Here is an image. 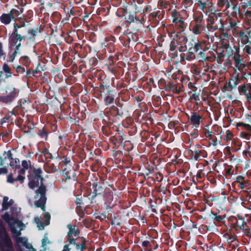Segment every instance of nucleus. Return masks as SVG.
Masks as SVG:
<instances>
[{
	"label": "nucleus",
	"instance_id": "nucleus-1",
	"mask_svg": "<svg viewBox=\"0 0 251 251\" xmlns=\"http://www.w3.org/2000/svg\"><path fill=\"white\" fill-rule=\"evenodd\" d=\"M30 171H33L34 176H30L29 177V182L28 183V185L29 187L33 189L36 187H39L36 198L37 199L38 197H40V198L36 202L35 204L37 207H41L43 211H45V207L44 204L46 201V198L45 196L46 188L42 184L43 178L40 176L41 174V170L37 169H34L33 170H30Z\"/></svg>",
	"mask_w": 251,
	"mask_h": 251
},
{
	"label": "nucleus",
	"instance_id": "nucleus-2",
	"mask_svg": "<svg viewBox=\"0 0 251 251\" xmlns=\"http://www.w3.org/2000/svg\"><path fill=\"white\" fill-rule=\"evenodd\" d=\"M0 251H13L12 242L5 229L0 224Z\"/></svg>",
	"mask_w": 251,
	"mask_h": 251
},
{
	"label": "nucleus",
	"instance_id": "nucleus-3",
	"mask_svg": "<svg viewBox=\"0 0 251 251\" xmlns=\"http://www.w3.org/2000/svg\"><path fill=\"white\" fill-rule=\"evenodd\" d=\"M19 14L18 10L13 9L9 13L2 14L1 16L0 19L3 24L8 25L10 23L11 20H15L18 18Z\"/></svg>",
	"mask_w": 251,
	"mask_h": 251
},
{
	"label": "nucleus",
	"instance_id": "nucleus-4",
	"mask_svg": "<svg viewBox=\"0 0 251 251\" xmlns=\"http://www.w3.org/2000/svg\"><path fill=\"white\" fill-rule=\"evenodd\" d=\"M0 94L3 96L5 101H8L16 97L17 92L15 88L9 86L5 90L0 89Z\"/></svg>",
	"mask_w": 251,
	"mask_h": 251
},
{
	"label": "nucleus",
	"instance_id": "nucleus-5",
	"mask_svg": "<svg viewBox=\"0 0 251 251\" xmlns=\"http://www.w3.org/2000/svg\"><path fill=\"white\" fill-rule=\"evenodd\" d=\"M15 30L13 32V35L11 38V44L13 46H16L18 50V48L21 46V41L23 39V37L18 34L17 28L19 26L16 24H14Z\"/></svg>",
	"mask_w": 251,
	"mask_h": 251
},
{
	"label": "nucleus",
	"instance_id": "nucleus-6",
	"mask_svg": "<svg viewBox=\"0 0 251 251\" xmlns=\"http://www.w3.org/2000/svg\"><path fill=\"white\" fill-rule=\"evenodd\" d=\"M67 228L69 229L68 232V240L70 244H75L74 237L76 236L79 234V231L77 228L75 226L73 227L72 225L69 224L67 225Z\"/></svg>",
	"mask_w": 251,
	"mask_h": 251
},
{
	"label": "nucleus",
	"instance_id": "nucleus-7",
	"mask_svg": "<svg viewBox=\"0 0 251 251\" xmlns=\"http://www.w3.org/2000/svg\"><path fill=\"white\" fill-rule=\"evenodd\" d=\"M3 156L4 159H2L1 157H0V159L1 160L0 161V165L3 166L5 164H8V162L6 163L5 161L6 160H8L9 161H10L12 159V157L11 156V152L10 151H8V152L4 151L3 153Z\"/></svg>",
	"mask_w": 251,
	"mask_h": 251
},
{
	"label": "nucleus",
	"instance_id": "nucleus-8",
	"mask_svg": "<svg viewBox=\"0 0 251 251\" xmlns=\"http://www.w3.org/2000/svg\"><path fill=\"white\" fill-rule=\"evenodd\" d=\"M190 119L193 125L197 126L200 124L201 117L197 113H193Z\"/></svg>",
	"mask_w": 251,
	"mask_h": 251
},
{
	"label": "nucleus",
	"instance_id": "nucleus-9",
	"mask_svg": "<svg viewBox=\"0 0 251 251\" xmlns=\"http://www.w3.org/2000/svg\"><path fill=\"white\" fill-rule=\"evenodd\" d=\"M18 174L19 175L18 177L15 179L13 178L12 175L11 174H9L7 176V181L9 183H13L16 181H20L21 183L23 182L25 179V177L19 174Z\"/></svg>",
	"mask_w": 251,
	"mask_h": 251
},
{
	"label": "nucleus",
	"instance_id": "nucleus-10",
	"mask_svg": "<svg viewBox=\"0 0 251 251\" xmlns=\"http://www.w3.org/2000/svg\"><path fill=\"white\" fill-rule=\"evenodd\" d=\"M2 70L5 73V78H8L12 76V74L11 72V69L8 64L4 63L2 66Z\"/></svg>",
	"mask_w": 251,
	"mask_h": 251
},
{
	"label": "nucleus",
	"instance_id": "nucleus-11",
	"mask_svg": "<svg viewBox=\"0 0 251 251\" xmlns=\"http://www.w3.org/2000/svg\"><path fill=\"white\" fill-rule=\"evenodd\" d=\"M22 169L18 172V174L21 176L25 174V171L27 170L28 167V163L26 161H23L22 163Z\"/></svg>",
	"mask_w": 251,
	"mask_h": 251
},
{
	"label": "nucleus",
	"instance_id": "nucleus-12",
	"mask_svg": "<svg viewBox=\"0 0 251 251\" xmlns=\"http://www.w3.org/2000/svg\"><path fill=\"white\" fill-rule=\"evenodd\" d=\"M35 223L37 224V226L39 230H42L44 228V226L41 222L40 218L37 217L34 219Z\"/></svg>",
	"mask_w": 251,
	"mask_h": 251
},
{
	"label": "nucleus",
	"instance_id": "nucleus-13",
	"mask_svg": "<svg viewBox=\"0 0 251 251\" xmlns=\"http://www.w3.org/2000/svg\"><path fill=\"white\" fill-rule=\"evenodd\" d=\"M16 48H17V50H15L14 52L12 53V54L11 55H10L8 58L7 61H9V62H13V61L15 59V56H16V55H17V54L18 53V51L19 50V49L18 50L17 47H16Z\"/></svg>",
	"mask_w": 251,
	"mask_h": 251
},
{
	"label": "nucleus",
	"instance_id": "nucleus-14",
	"mask_svg": "<svg viewBox=\"0 0 251 251\" xmlns=\"http://www.w3.org/2000/svg\"><path fill=\"white\" fill-rule=\"evenodd\" d=\"M193 32L195 34H199L201 33V26L199 25H195L192 29Z\"/></svg>",
	"mask_w": 251,
	"mask_h": 251
},
{
	"label": "nucleus",
	"instance_id": "nucleus-15",
	"mask_svg": "<svg viewBox=\"0 0 251 251\" xmlns=\"http://www.w3.org/2000/svg\"><path fill=\"white\" fill-rule=\"evenodd\" d=\"M50 241L49 240L48 237L46 235H45L43 239L42 240V246L43 248H45L46 245L48 244H50ZM44 249L45 250L46 248H45Z\"/></svg>",
	"mask_w": 251,
	"mask_h": 251
},
{
	"label": "nucleus",
	"instance_id": "nucleus-16",
	"mask_svg": "<svg viewBox=\"0 0 251 251\" xmlns=\"http://www.w3.org/2000/svg\"><path fill=\"white\" fill-rule=\"evenodd\" d=\"M237 126H242L245 128V129L251 131V127L250 125L249 124H244L243 123H239L237 124Z\"/></svg>",
	"mask_w": 251,
	"mask_h": 251
},
{
	"label": "nucleus",
	"instance_id": "nucleus-17",
	"mask_svg": "<svg viewBox=\"0 0 251 251\" xmlns=\"http://www.w3.org/2000/svg\"><path fill=\"white\" fill-rule=\"evenodd\" d=\"M44 218L45 219V225L48 226L49 225L50 220V216L48 213H45L44 215Z\"/></svg>",
	"mask_w": 251,
	"mask_h": 251
},
{
	"label": "nucleus",
	"instance_id": "nucleus-18",
	"mask_svg": "<svg viewBox=\"0 0 251 251\" xmlns=\"http://www.w3.org/2000/svg\"><path fill=\"white\" fill-rule=\"evenodd\" d=\"M14 68L16 69L18 73H19L21 70H22L23 73H24L25 71V69L20 65H15L14 66Z\"/></svg>",
	"mask_w": 251,
	"mask_h": 251
},
{
	"label": "nucleus",
	"instance_id": "nucleus-19",
	"mask_svg": "<svg viewBox=\"0 0 251 251\" xmlns=\"http://www.w3.org/2000/svg\"><path fill=\"white\" fill-rule=\"evenodd\" d=\"M201 49V45L198 42V43H196L195 45V51H198Z\"/></svg>",
	"mask_w": 251,
	"mask_h": 251
},
{
	"label": "nucleus",
	"instance_id": "nucleus-20",
	"mask_svg": "<svg viewBox=\"0 0 251 251\" xmlns=\"http://www.w3.org/2000/svg\"><path fill=\"white\" fill-rule=\"evenodd\" d=\"M7 173V169L6 168H0V175L6 174Z\"/></svg>",
	"mask_w": 251,
	"mask_h": 251
},
{
	"label": "nucleus",
	"instance_id": "nucleus-21",
	"mask_svg": "<svg viewBox=\"0 0 251 251\" xmlns=\"http://www.w3.org/2000/svg\"><path fill=\"white\" fill-rule=\"evenodd\" d=\"M77 250H82L84 248V244H82L81 245H76Z\"/></svg>",
	"mask_w": 251,
	"mask_h": 251
},
{
	"label": "nucleus",
	"instance_id": "nucleus-22",
	"mask_svg": "<svg viewBox=\"0 0 251 251\" xmlns=\"http://www.w3.org/2000/svg\"><path fill=\"white\" fill-rule=\"evenodd\" d=\"M24 60H25L26 63H28V58L27 56H26L22 57L21 58V61H23Z\"/></svg>",
	"mask_w": 251,
	"mask_h": 251
},
{
	"label": "nucleus",
	"instance_id": "nucleus-23",
	"mask_svg": "<svg viewBox=\"0 0 251 251\" xmlns=\"http://www.w3.org/2000/svg\"><path fill=\"white\" fill-rule=\"evenodd\" d=\"M149 244V242L148 241H144L142 242V246L146 247Z\"/></svg>",
	"mask_w": 251,
	"mask_h": 251
},
{
	"label": "nucleus",
	"instance_id": "nucleus-24",
	"mask_svg": "<svg viewBox=\"0 0 251 251\" xmlns=\"http://www.w3.org/2000/svg\"><path fill=\"white\" fill-rule=\"evenodd\" d=\"M3 55L2 45L0 43V57Z\"/></svg>",
	"mask_w": 251,
	"mask_h": 251
},
{
	"label": "nucleus",
	"instance_id": "nucleus-25",
	"mask_svg": "<svg viewBox=\"0 0 251 251\" xmlns=\"http://www.w3.org/2000/svg\"><path fill=\"white\" fill-rule=\"evenodd\" d=\"M199 2L200 3V5L201 6V9H203L204 7H205V5H206V3H202L201 1H199Z\"/></svg>",
	"mask_w": 251,
	"mask_h": 251
},
{
	"label": "nucleus",
	"instance_id": "nucleus-26",
	"mask_svg": "<svg viewBox=\"0 0 251 251\" xmlns=\"http://www.w3.org/2000/svg\"><path fill=\"white\" fill-rule=\"evenodd\" d=\"M62 251H70V249L69 248V245H66L64 246L63 250Z\"/></svg>",
	"mask_w": 251,
	"mask_h": 251
},
{
	"label": "nucleus",
	"instance_id": "nucleus-27",
	"mask_svg": "<svg viewBox=\"0 0 251 251\" xmlns=\"http://www.w3.org/2000/svg\"><path fill=\"white\" fill-rule=\"evenodd\" d=\"M200 153V151H196L195 152V157H196V159H198L199 158V157L198 156V155H199Z\"/></svg>",
	"mask_w": 251,
	"mask_h": 251
},
{
	"label": "nucleus",
	"instance_id": "nucleus-28",
	"mask_svg": "<svg viewBox=\"0 0 251 251\" xmlns=\"http://www.w3.org/2000/svg\"><path fill=\"white\" fill-rule=\"evenodd\" d=\"M29 32L32 35H35L36 31L34 29H30L29 30Z\"/></svg>",
	"mask_w": 251,
	"mask_h": 251
},
{
	"label": "nucleus",
	"instance_id": "nucleus-29",
	"mask_svg": "<svg viewBox=\"0 0 251 251\" xmlns=\"http://www.w3.org/2000/svg\"><path fill=\"white\" fill-rule=\"evenodd\" d=\"M222 219V218L221 217H217V220L218 221H220V220Z\"/></svg>",
	"mask_w": 251,
	"mask_h": 251
},
{
	"label": "nucleus",
	"instance_id": "nucleus-30",
	"mask_svg": "<svg viewBox=\"0 0 251 251\" xmlns=\"http://www.w3.org/2000/svg\"><path fill=\"white\" fill-rule=\"evenodd\" d=\"M76 203H77V204H80V202H79V201H78V202L76 201Z\"/></svg>",
	"mask_w": 251,
	"mask_h": 251
},
{
	"label": "nucleus",
	"instance_id": "nucleus-31",
	"mask_svg": "<svg viewBox=\"0 0 251 251\" xmlns=\"http://www.w3.org/2000/svg\"><path fill=\"white\" fill-rule=\"evenodd\" d=\"M76 203H77V204H80V202H79V201H78V202L76 201Z\"/></svg>",
	"mask_w": 251,
	"mask_h": 251
},
{
	"label": "nucleus",
	"instance_id": "nucleus-32",
	"mask_svg": "<svg viewBox=\"0 0 251 251\" xmlns=\"http://www.w3.org/2000/svg\"><path fill=\"white\" fill-rule=\"evenodd\" d=\"M176 20H177V19H174V22H176Z\"/></svg>",
	"mask_w": 251,
	"mask_h": 251
},
{
	"label": "nucleus",
	"instance_id": "nucleus-33",
	"mask_svg": "<svg viewBox=\"0 0 251 251\" xmlns=\"http://www.w3.org/2000/svg\"><path fill=\"white\" fill-rule=\"evenodd\" d=\"M11 163H12L11 162H10V166H12V165Z\"/></svg>",
	"mask_w": 251,
	"mask_h": 251
},
{
	"label": "nucleus",
	"instance_id": "nucleus-34",
	"mask_svg": "<svg viewBox=\"0 0 251 251\" xmlns=\"http://www.w3.org/2000/svg\"><path fill=\"white\" fill-rule=\"evenodd\" d=\"M250 4L251 5V1H250Z\"/></svg>",
	"mask_w": 251,
	"mask_h": 251
}]
</instances>
